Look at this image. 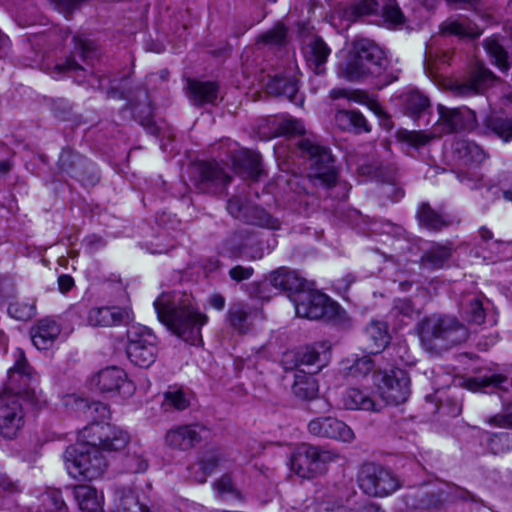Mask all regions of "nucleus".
<instances>
[{"label":"nucleus","mask_w":512,"mask_h":512,"mask_svg":"<svg viewBox=\"0 0 512 512\" xmlns=\"http://www.w3.org/2000/svg\"><path fill=\"white\" fill-rule=\"evenodd\" d=\"M207 433V428L198 423L178 425L166 432L164 441L171 449L188 451L201 443Z\"/></svg>","instance_id":"2eb2a0df"},{"label":"nucleus","mask_w":512,"mask_h":512,"mask_svg":"<svg viewBox=\"0 0 512 512\" xmlns=\"http://www.w3.org/2000/svg\"><path fill=\"white\" fill-rule=\"evenodd\" d=\"M295 145L299 155L309 162V177L327 188L334 186L337 171L330 149L319 144L314 136L302 137Z\"/></svg>","instance_id":"20e7f679"},{"label":"nucleus","mask_w":512,"mask_h":512,"mask_svg":"<svg viewBox=\"0 0 512 512\" xmlns=\"http://www.w3.org/2000/svg\"><path fill=\"white\" fill-rule=\"evenodd\" d=\"M334 458L335 454L331 451L303 443L293 452L290 467L299 477L309 479L323 473L326 464Z\"/></svg>","instance_id":"0eeeda50"},{"label":"nucleus","mask_w":512,"mask_h":512,"mask_svg":"<svg viewBox=\"0 0 512 512\" xmlns=\"http://www.w3.org/2000/svg\"><path fill=\"white\" fill-rule=\"evenodd\" d=\"M366 349L370 354L380 353L389 343L390 337L384 322L371 321L365 328Z\"/></svg>","instance_id":"473e14b6"},{"label":"nucleus","mask_w":512,"mask_h":512,"mask_svg":"<svg viewBox=\"0 0 512 512\" xmlns=\"http://www.w3.org/2000/svg\"><path fill=\"white\" fill-rule=\"evenodd\" d=\"M486 127L504 142L512 140V118L490 117L486 120Z\"/></svg>","instance_id":"3c124183"},{"label":"nucleus","mask_w":512,"mask_h":512,"mask_svg":"<svg viewBox=\"0 0 512 512\" xmlns=\"http://www.w3.org/2000/svg\"><path fill=\"white\" fill-rule=\"evenodd\" d=\"M417 217L421 225L433 231H439L451 223L444 215L432 209L428 203L421 204Z\"/></svg>","instance_id":"a19ab883"},{"label":"nucleus","mask_w":512,"mask_h":512,"mask_svg":"<svg viewBox=\"0 0 512 512\" xmlns=\"http://www.w3.org/2000/svg\"><path fill=\"white\" fill-rule=\"evenodd\" d=\"M226 462L223 454L218 450H207L200 461L190 467L191 477L198 483L206 482L207 477Z\"/></svg>","instance_id":"cd10ccee"},{"label":"nucleus","mask_w":512,"mask_h":512,"mask_svg":"<svg viewBox=\"0 0 512 512\" xmlns=\"http://www.w3.org/2000/svg\"><path fill=\"white\" fill-rule=\"evenodd\" d=\"M66 404L72 405L77 412L83 414L87 419H91L92 423L89 425L94 423L99 425H110L109 423H103V420L110 416V410L106 404L97 401L89 402L88 400L76 398L74 396H69Z\"/></svg>","instance_id":"a878e982"},{"label":"nucleus","mask_w":512,"mask_h":512,"mask_svg":"<svg viewBox=\"0 0 512 512\" xmlns=\"http://www.w3.org/2000/svg\"><path fill=\"white\" fill-rule=\"evenodd\" d=\"M24 426V410L19 399L0 395V436L14 439Z\"/></svg>","instance_id":"4468645a"},{"label":"nucleus","mask_w":512,"mask_h":512,"mask_svg":"<svg viewBox=\"0 0 512 512\" xmlns=\"http://www.w3.org/2000/svg\"><path fill=\"white\" fill-rule=\"evenodd\" d=\"M222 254L231 259L247 258L256 260L262 257L261 252L248 255L246 252V235L243 232H235L225 239L222 245Z\"/></svg>","instance_id":"f704fd0d"},{"label":"nucleus","mask_w":512,"mask_h":512,"mask_svg":"<svg viewBox=\"0 0 512 512\" xmlns=\"http://www.w3.org/2000/svg\"><path fill=\"white\" fill-rule=\"evenodd\" d=\"M73 42V53L77 54L82 60H91L95 56L96 47L93 41L81 36H75Z\"/></svg>","instance_id":"bf43d9fd"},{"label":"nucleus","mask_w":512,"mask_h":512,"mask_svg":"<svg viewBox=\"0 0 512 512\" xmlns=\"http://www.w3.org/2000/svg\"><path fill=\"white\" fill-rule=\"evenodd\" d=\"M374 367V361L370 356L364 355L354 360L353 364L349 367L350 375L354 377L366 376Z\"/></svg>","instance_id":"052dcab7"},{"label":"nucleus","mask_w":512,"mask_h":512,"mask_svg":"<svg viewBox=\"0 0 512 512\" xmlns=\"http://www.w3.org/2000/svg\"><path fill=\"white\" fill-rule=\"evenodd\" d=\"M484 48L494 60V63L503 71L509 69L507 62V52L500 45L496 38H488L484 41Z\"/></svg>","instance_id":"864d4df0"},{"label":"nucleus","mask_w":512,"mask_h":512,"mask_svg":"<svg viewBox=\"0 0 512 512\" xmlns=\"http://www.w3.org/2000/svg\"><path fill=\"white\" fill-rule=\"evenodd\" d=\"M61 330V325L56 320L43 318L31 328L32 343L39 350H47L53 346Z\"/></svg>","instance_id":"412c9836"},{"label":"nucleus","mask_w":512,"mask_h":512,"mask_svg":"<svg viewBox=\"0 0 512 512\" xmlns=\"http://www.w3.org/2000/svg\"><path fill=\"white\" fill-rule=\"evenodd\" d=\"M437 110L439 118L434 129L440 133V136L459 130H471L475 127L476 115L468 108H448L439 104Z\"/></svg>","instance_id":"ddd939ff"},{"label":"nucleus","mask_w":512,"mask_h":512,"mask_svg":"<svg viewBox=\"0 0 512 512\" xmlns=\"http://www.w3.org/2000/svg\"><path fill=\"white\" fill-rule=\"evenodd\" d=\"M383 16L386 21L393 25H400L403 23L404 16L401 9L396 4H387L383 10Z\"/></svg>","instance_id":"680f3d73"},{"label":"nucleus","mask_w":512,"mask_h":512,"mask_svg":"<svg viewBox=\"0 0 512 512\" xmlns=\"http://www.w3.org/2000/svg\"><path fill=\"white\" fill-rule=\"evenodd\" d=\"M126 381V373L118 367H107L101 370L92 379V384L97 386L102 393H113L120 389Z\"/></svg>","instance_id":"c756f323"},{"label":"nucleus","mask_w":512,"mask_h":512,"mask_svg":"<svg viewBox=\"0 0 512 512\" xmlns=\"http://www.w3.org/2000/svg\"><path fill=\"white\" fill-rule=\"evenodd\" d=\"M343 407L347 410L379 412L380 404L375 401L367 389L348 388L342 395Z\"/></svg>","instance_id":"393cba45"},{"label":"nucleus","mask_w":512,"mask_h":512,"mask_svg":"<svg viewBox=\"0 0 512 512\" xmlns=\"http://www.w3.org/2000/svg\"><path fill=\"white\" fill-rule=\"evenodd\" d=\"M417 311L409 299H397L390 310V317L399 319L401 324H407L406 320L413 319Z\"/></svg>","instance_id":"5fc2aeb1"},{"label":"nucleus","mask_w":512,"mask_h":512,"mask_svg":"<svg viewBox=\"0 0 512 512\" xmlns=\"http://www.w3.org/2000/svg\"><path fill=\"white\" fill-rule=\"evenodd\" d=\"M40 505L37 512H68L62 492L59 489H50L41 494Z\"/></svg>","instance_id":"c03bdc74"},{"label":"nucleus","mask_w":512,"mask_h":512,"mask_svg":"<svg viewBox=\"0 0 512 512\" xmlns=\"http://www.w3.org/2000/svg\"><path fill=\"white\" fill-rule=\"evenodd\" d=\"M83 67L79 65L74 57H68L65 61L62 63H58L54 67V71L52 72L53 77H56V75L66 72H79L83 71Z\"/></svg>","instance_id":"e2e57ef3"},{"label":"nucleus","mask_w":512,"mask_h":512,"mask_svg":"<svg viewBox=\"0 0 512 512\" xmlns=\"http://www.w3.org/2000/svg\"><path fill=\"white\" fill-rule=\"evenodd\" d=\"M450 256L451 248L449 246L435 244L423 253L420 263L426 269L436 270L442 268Z\"/></svg>","instance_id":"ea45409f"},{"label":"nucleus","mask_w":512,"mask_h":512,"mask_svg":"<svg viewBox=\"0 0 512 512\" xmlns=\"http://www.w3.org/2000/svg\"><path fill=\"white\" fill-rule=\"evenodd\" d=\"M388 64L384 51L369 39H357L352 44L343 76L349 81H357L366 77H379Z\"/></svg>","instance_id":"7ed1b4c3"},{"label":"nucleus","mask_w":512,"mask_h":512,"mask_svg":"<svg viewBox=\"0 0 512 512\" xmlns=\"http://www.w3.org/2000/svg\"><path fill=\"white\" fill-rule=\"evenodd\" d=\"M231 161L236 170L241 171L247 177L257 179L261 174L260 160L258 153L244 149L234 148L230 150Z\"/></svg>","instance_id":"b1692460"},{"label":"nucleus","mask_w":512,"mask_h":512,"mask_svg":"<svg viewBox=\"0 0 512 512\" xmlns=\"http://www.w3.org/2000/svg\"><path fill=\"white\" fill-rule=\"evenodd\" d=\"M330 53V48L321 38L312 39L304 49L307 64L316 74L324 72V65Z\"/></svg>","instance_id":"2f4dec72"},{"label":"nucleus","mask_w":512,"mask_h":512,"mask_svg":"<svg viewBox=\"0 0 512 512\" xmlns=\"http://www.w3.org/2000/svg\"><path fill=\"white\" fill-rule=\"evenodd\" d=\"M127 355L139 367L148 368L156 360V337L146 328H134L128 332Z\"/></svg>","instance_id":"9d476101"},{"label":"nucleus","mask_w":512,"mask_h":512,"mask_svg":"<svg viewBox=\"0 0 512 512\" xmlns=\"http://www.w3.org/2000/svg\"><path fill=\"white\" fill-rule=\"evenodd\" d=\"M187 96L196 106L214 105L219 94V86L212 81L190 79L187 82Z\"/></svg>","instance_id":"5701e85b"},{"label":"nucleus","mask_w":512,"mask_h":512,"mask_svg":"<svg viewBox=\"0 0 512 512\" xmlns=\"http://www.w3.org/2000/svg\"><path fill=\"white\" fill-rule=\"evenodd\" d=\"M420 338L423 342L441 340L449 345H457L468 338L467 328L451 316L431 315L420 325Z\"/></svg>","instance_id":"39448f33"},{"label":"nucleus","mask_w":512,"mask_h":512,"mask_svg":"<svg viewBox=\"0 0 512 512\" xmlns=\"http://www.w3.org/2000/svg\"><path fill=\"white\" fill-rule=\"evenodd\" d=\"M494 78L491 71L479 67L477 72L471 79L464 82H455L452 85V90L459 96H472L479 94L486 83L492 81Z\"/></svg>","instance_id":"72a5a7b5"},{"label":"nucleus","mask_w":512,"mask_h":512,"mask_svg":"<svg viewBox=\"0 0 512 512\" xmlns=\"http://www.w3.org/2000/svg\"><path fill=\"white\" fill-rule=\"evenodd\" d=\"M402 103L406 112L413 118H418L430 109V100L417 90H411L402 95Z\"/></svg>","instance_id":"58836bf2"},{"label":"nucleus","mask_w":512,"mask_h":512,"mask_svg":"<svg viewBox=\"0 0 512 512\" xmlns=\"http://www.w3.org/2000/svg\"><path fill=\"white\" fill-rule=\"evenodd\" d=\"M128 442L127 432L116 426L87 425L79 432L78 442L65 451L67 471L76 479H98L107 468V461L100 450H122Z\"/></svg>","instance_id":"f257e3e1"},{"label":"nucleus","mask_w":512,"mask_h":512,"mask_svg":"<svg viewBox=\"0 0 512 512\" xmlns=\"http://www.w3.org/2000/svg\"><path fill=\"white\" fill-rule=\"evenodd\" d=\"M442 502L440 495L435 493L417 492L407 496V504L414 509H430L438 507Z\"/></svg>","instance_id":"603ef678"},{"label":"nucleus","mask_w":512,"mask_h":512,"mask_svg":"<svg viewBox=\"0 0 512 512\" xmlns=\"http://www.w3.org/2000/svg\"><path fill=\"white\" fill-rule=\"evenodd\" d=\"M328 350H329V347L324 342L307 345V346L299 349L294 354V358H295L294 367L316 366L315 372H317L324 365V362L327 359ZM312 372L314 373V371H312Z\"/></svg>","instance_id":"bb28decb"},{"label":"nucleus","mask_w":512,"mask_h":512,"mask_svg":"<svg viewBox=\"0 0 512 512\" xmlns=\"http://www.w3.org/2000/svg\"><path fill=\"white\" fill-rule=\"evenodd\" d=\"M307 430L315 437L343 442H351L355 437L353 430L348 425L331 416H321L310 420Z\"/></svg>","instance_id":"a211bd4d"},{"label":"nucleus","mask_w":512,"mask_h":512,"mask_svg":"<svg viewBox=\"0 0 512 512\" xmlns=\"http://www.w3.org/2000/svg\"><path fill=\"white\" fill-rule=\"evenodd\" d=\"M295 312L298 317L317 320L330 316L334 312V303L323 293L319 292L314 283L293 298Z\"/></svg>","instance_id":"f8f14e48"},{"label":"nucleus","mask_w":512,"mask_h":512,"mask_svg":"<svg viewBox=\"0 0 512 512\" xmlns=\"http://www.w3.org/2000/svg\"><path fill=\"white\" fill-rule=\"evenodd\" d=\"M257 311L242 303L232 304L226 314L228 324L237 332L244 334L250 329Z\"/></svg>","instance_id":"7c9ffc66"},{"label":"nucleus","mask_w":512,"mask_h":512,"mask_svg":"<svg viewBox=\"0 0 512 512\" xmlns=\"http://www.w3.org/2000/svg\"><path fill=\"white\" fill-rule=\"evenodd\" d=\"M130 319V312L118 306L93 307L87 315V322L93 327H111L126 323Z\"/></svg>","instance_id":"aec40b11"},{"label":"nucleus","mask_w":512,"mask_h":512,"mask_svg":"<svg viewBox=\"0 0 512 512\" xmlns=\"http://www.w3.org/2000/svg\"><path fill=\"white\" fill-rule=\"evenodd\" d=\"M479 235H480L482 242L485 244V248H487V249L492 250L494 247H498L499 245L502 244V242H500L499 240L493 241L492 231L485 226H482L479 229Z\"/></svg>","instance_id":"774afa93"},{"label":"nucleus","mask_w":512,"mask_h":512,"mask_svg":"<svg viewBox=\"0 0 512 512\" xmlns=\"http://www.w3.org/2000/svg\"><path fill=\"white\" fill-rule=\"evenodd\" d=\"M488 448L493 454H502L512 449V433L500 432L491 434Z\"/></svg>","instance_id":"6e6d98bb"},{"label":"nucleus","mask_w":512,"mask_h":512,"mask_svg":"<svg viewBox=\"0 0 512 512\" xmlns=\"http://www.w3.org/2000/svg\"><path fill=\"white\" fill-rule=\"evenodd\" d=\"M305 133V126L299 119L291 116H284L277 120L275 136H288L293 137L303 135Z\"/></svg>","instance_id":"8fccbe9b"},{"label":"nucleus","mask_w":512,"mask_h":512,"mask_svg":"<svg viewBox=\"0 0 512 512\" xmlns=\"http://www.w3.org/2000/svg\"><path fill=\"white\" fill-rule=\"evenodd\" d=\"M378 3L376 0H360L354 6L356 16L370 15L377 12Z\"/></svg>","instance_id":"0e129e2a"},{"label":"nucleus","mask_w":512,"mask_h":512,"mask_svg":"<svg viewBox=\"0 0 512 512\" xmlns=\"http://www.w3.org/2000/svg\"><path fill=\"white\" fill-rule=\"evenodd\" d=\"M119 503L115 512H150L149 508L141 504L134 491L130 488H119L115 491Z\"/></svg>","instance_id":"79ce46f5"},{"label":"nucleus","mask_w":512,"mask_h":512,"mask_svg":"<svg viewBox=\"0 0 512 512\" xmlns=\"http://www.w3.org/2000/svg\"><path fill=\"white\" fill-rule=\"evenodd\" d=\"M335 124L343 131L355 134L369 133L371 126L362 113L356 110H338L335 113Z\"/></svg>","instance_id":"c85d7f7f"},{"label":"nucleus","mask_w":512,"mask_h":512,"mask_svg":"<svg viewBox=\"0 0 512 512\" xmlns=\"http://www.w3.org/2000/svg\"><path fill=\"white\" fill-rule=\"evenodd\" d=\"M37 377L27 363L24 352L17 349L15 363L7 371V381L0 395H7L21 400H32L35 396Z\"/></svg>","instance_id":"423d86ee"},{"label":"nucleus","mask_w":512,"mask_h":512,"mask_svg":"<svg viewBox=\"0 0 512 512\" xmlns=\"http://www.w3.org/2000/svg\"><path fill=\"white\" fill-rule=\"evenodd\" d=\"M73 496L82 512H101V498L97 490L89 485H76L73 487Z\"/></svg>","instance_id":"c9c22d12"},{"label":"nucleus","mask_w":512,"mask_h":512,"mask_svg":"<svg viewBox=\"0 0 512 512\" xmlns=\"http://www.w3.org/2000/svg\"><path fill=\"white\" fill-rule=\"evenodd\" d=\"M313 372L298 371L292 386V392L300 400H313L318 394V383L312 375Z\"/></svg>","instance_id":"e433bc0d"},{"label":"nucleus","mask_w":512,"mask_h":512,"mask_svg":"<svg viewBox=\"0 0 512 512\" xmlns=\"http://www.w3.org/2000/svg\"><path fill=\"white\" fill-rule=\"evenodd\" d=\"M253 273L254 269L252 267H244L241 265H236L229 270L230 278L236 282L250 279Z\"/></svg>","instance_id":"69168bd1"},{"label":"nucleus","mask_w":512,"mask_h":512,"mask_svg":"<svg viewBox=\"0 0 512 512\" xmlns=\"http://www.w3.org/2000/svg\"><path fill=\"white\" fill-rule=\"evenodd\" d=\"M452 150L454 157L464 166H479L488 157L480 145L468 139L454 141Z\"/></svg>","instance_id":"4be33fe9"},{"label":"nucleus","mask_w":512,"mask_h":512,"mask_svg":"<svg viewBox=\"0 0 512 512\" xmlns=\"http://www.w3.org/2000/svg\"><path fill=\"white\" fill-rule=\"evenodd\" d=\"M8 314L19 321H27L35 315V306L32 303L15 301L10 303Z\"/></svg>","instance_id":"4d7b16f0"},{"label":"nucleus","mask_w":512,"mask_h":512,"mask_svg":"<svg viewBox=\"0 0 512 512\" xmlns=\"http://www.w3.org/2000/svg\"><path fill=\"white\" fill-rule=\"evenodd\" d=\"M440 30L445 35L472 39L479 37L482 33L475 24L467 19H447L441 24Z\"/></svg>","instance_id":"4c0bfd02"},{"label":"nucleus","mask_w":512,"mask_h":512,"mask_svg":"<svg viewBox=\"0 0 512 512\" xmlns=\"http://www.w3.org/2000/svg\"><path fill=\"white\" fill-rule=\"evenodd\" d=\"M268 92L293 100L298 92L296 80L292 78L274 77L267 85Z\"/></svg>","instance_id":"49530a36"},{"label":"nucleus","mask_w":512,"mask_h":512,"mask_svg":"<svg viewBox=\"0 0 512 512\" xmlns=\"http://www.w3.org/2000/svg\"><path fill=\"white\" fill-rule=\"evenodd\" d=\"M127 468L132 473H141L148 468L147 460L142 456H130L127 458Z\"/></svg>","instance_id":"338daca9"},{"label":"nucleus","mask_w":512,"mask_h":512,"mask_svg":"<svg viewBox=\"0 0 512 512\" xmlns=\"http://www.w3.org/2000/svg\"><path fill=\"white\" fill-rule=\"evenodd\" d=\"M382 398L390 404L404 403L410 394V379L407 373L399 368L390 371H378L374 374Z\"/></svg>","instance_id":"1a4fd4ad"},{"label":"nucleus","mask_w":512,"mask_h":512,"mask_svg":"<svg viewBox=\"0 0 512 512\" xmlns=\"http://www.w3.org/2000/svg\"><path fill=\"white\" fill-rule=\"evenodd\" d=\"M285 40H286V29L283 25L278 24L273 29L262 34L258 39V43L276 47V46L283 45L285 43Z\"/></svg>","instance_id":"13d9d810"},{"label":"nucleus","mask_w":512,"mask_h":512,"mask_svg":"<svg viewBox=\"0 0 512 512\" xmlns=\"http://www.w3.org/2000/svg\"><path fill=\"white\" fill-rule=\"evenodd\" d=\"M461 310L466 319L471 323L480 325L485 320L482 302L476 295H468L461 303Z\"/></svg>","instance_id":"de8ad7c7"},{"label":"nucleus","mask_w":512,"mask_h":512,"mask_svg":"<svg viewBox=\"0 0 512 512\" xmlns=\"http://www.w3.org/2000/svg\"><path fill=\"white\" fill-rule=\"evenodd\" d=\"M473 384L475 385V389L492 388L491 392L496 390L507 391L508 388L512 386V383L503 374L480 376L473 380Z\"/></svg>","instance_id":"09e8293b"},{"label":"nucleus","mask_w":512,"mask_h":512,"mask_svg":"<svg viewBox=\"0 0 512 512\" xmlns=\"http://www.w3.org/2000/svg\"><path fill=\"white\" fill-rule=\"evenodd\" d=\"M357 480L360 489L369 496H387L399 488V481L390 470L372 462L362 465Z\"/></svg>","instance_id":"6e6552de"},{"label":"nucleus","mask_w":512,"mask_h":512,"mask_svg":"<svg viewBox=\"0 0 512 512\" xmlns=\"http://www.w3.org/2000/svg\"><path fill=\"white\" fill-rule=\"evenodd\" d=\"M191 397L179 388H169L164 393L162 407L165 411H182L190 406Z\"/></svg>","instance_id":"37998d69"},{"label":"nucleus","mask_w":512,"mask_h":512,"mask_svg":"<svg viewBox=\"0 0 512 512\" xmlns=\"http://www.w3.org/2000/svg\"><path fill=\"white\" fill-rule=\"evenodd\" d=\"M192 179L196 187L207 192L213 188L227 186L231 182V176L218 162H199L192 168Z\"/></svg>","instance_id":"f3484780"},{"label":"nucleus","mask_w":512,"mask_h":512,"mask_svg":"<svg viewBox=\"0 0 512 512\" xmlns=\"http://www.w3.org/2000/svg\"><path fill=\"white\" fill-rule=\"evenodd\" d=\"M440 137V133L436 131L434 128L432 131H409V130H401L398 132V139L414 148H420L427 144H429L434 139Z\"/></svg>","instance_id":"a18cd8bd"},{"label":"nucleus","mask_w":512,"mask_h":512,"mask_svg":"<svg viewBox=\"0 0 512 512\" xmlns=\"http://www.w3.org/2000/svg\"><path fill=\"white\" fill-rule=\"evenodd\" d=\"M227 211L235 219L271 230L280 228V221L258 206H252L242 195H235L227 202Z\"/></svg>","instance_id":"9b49d317"},{"label":"nucleus","mask_w":512,"mask_h":512,"mask_svg":"<svg viewBox=\"0 0 512 512\" xmlns=\"http://www.w3.org/2000/svg\"><path fill=\"white\" fill-rule=\"evenodd\" d=\"M58 166L62 173L77 179L83 184H93L98 180L93 171V165L84 156L70 148L62 150Z\"/></svg>","instance_id":"dca6fc26"},{"label":"nucleus","mask_w":512,"mask_h":512,"mask_svg":"<svg viewBox=\"0 0 512 512\" xmlns=\"http://www.w3.org/2000/svg\"><path fill=\"white\" fill-rule=\"evenodd\" d=\"M154 308L158 319L173 334L190 345L202 342L201 328L207 316L193 306L192 298L179 293H162L155 301Z\"/></svg>","instance_id":"f03ea898"},{"label":"nucleus","mask_w":512,"mask_h":512,"mask_svg":"<svg viewBox=\"0 0 512 512\" xmlns=\"http://www.w3.org/2000/svg\"><path fill=\"white\" fill-rule=\"evenodd\" d=\"M269 280L274 288L287 293L292 301L293 298L299 297V294L311 284V282L301 277L296 271L284 267L273 271L270 274Z\"/></svg>","instance_id":"6ab92c4d"}]
</instances>
